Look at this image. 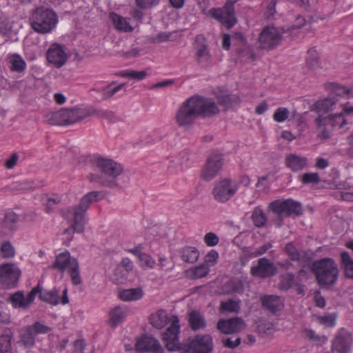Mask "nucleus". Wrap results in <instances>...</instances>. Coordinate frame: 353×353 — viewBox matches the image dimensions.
I'll list each match as a JSON object with an SVG mask.
<instances>
[{
	"mask_svg": "<svg viewBox=\"0 0 353 353\" xmlns=\"http://www.w3.org/2000/svg\"><path fill=\"white\" fill-rule=\"evenodd\" d=\"M103 199L100 191H92L87 193L80 200L78 205L67 207L61 210V215L65 219H70L72 215V229L78 233H82L85 229V212L90 205Z\"/></svg>",
	"mask_w": 353,
	"mask_h": 353,
	"instance_id": "f257e3e1",
	"label": "nucleus"
},
{
	"mask_svg": "<svg viewBox=\"0 0 353 353\" xmlns=\"http://www.w3.org/2000/svg\"><path fill=\"white\" fill-rule=\"evenodd\" d=\"M95 166L100 173L91 174V181L109 188L118 185L116 179L123 170L121 164L110 159L99 157L95 161Z\"/></svg>",
	"mask_w": 353,
	"mask_h": 353,
	"instance_id": "f03ea898",
	"label": "nucleus"
},
{
	"mask_svg": "<svg viewBox=\"0 0 353 353\" xmlns=\"http://www.w3.org/2000/svg\"><path fill=\"white\" fill-rule=\"evenodd\" d=\"M312 272L316 282L321 288H329L334 285L339 278V268L336 262L330 258H323L312 263Z\"/></svg>",
	"mask_w": 353,
	"mask_h": 353,
	"instance_id": "7ed1b4c3",
	"label": "nucleus"
},
{
	"mask_svg": "<svg viewBox=\"0 0 353 353\" xmlns=\"http://www.w3.org/2000/svg\"><path fill=\"white\" fill-rule=\"evenodd\" d=\"M90 116L86 108H62L54 112H50L45 117L50 125H67L80 122Z\"/></svg>",
	"mask_w": 353,
	"mask_h": 353,
	"instance_id": "20e7f679",
	"label": "nucleus"
},
{
	"mask_svg": "<svg viewBox=\"0 0 353 353\" xmlns=\"http://www.w3.org/2000/svg\"><path fill=\"white\" fill-rule=\"evenodd\" d=\"M58 23V16L51 9L39 8L32 14L30 19L32 29L39 34L51 32Z\"/></svg>",
	"mask_w": 353,
	"mask_h": 353,
	"instance_id": "39448f33",
	"label": "nucleus"
},
{
	"mask_svg": "<svg viewBox=\"0 0 353 353\" xmlns=\"http://www.w3.org/2000/svg\"><path fill=\"white\" fill-rule=\"evenodd\" d=\"M268 209L276 216L273 222L278 228L282 225L284 217L303 214L301 203L292 199L275 200L269 204Z\"/></svg>",
	"mask_w": 353,
	"mask_h": 353,
	"instance_id": "423d86ee",
	"label": "nucleus"
},
{
	"mask_svg": "<svg viewBox=\"0 0 353 353\" xmlns=\"http://www.w3.org/2000/svg\"><path fill=\"white\" fill-rule=\"evenodd\" d=\"M51 268L59 270L61 272L68 270L74 285H79L82 283L79 262L76 258L70 256L68 251L59 254Z\"/></svg>",
	"mask_w": 353,
	"mask_h": 353,
	"instance_id": "0eeeda50",
	"label": "nucleus"
},
{
	"mask_svg": "<svg viewBox=\"0 0 353 353\" xmlns=\"http://www.w3.org/2000/svg\"><path fill=\"white\" fill-rule=\"evenodd\" d=\"M213 340L210 334H198L183 342L180 347L181 353H212Z\"/></svg>",
	"mask_w": 353,
	"mask_h": 353,
	"instance_id": "6e6552de",
	"label": "nucleus"
},
{
	"mask_svg": "<svg viewBox=\"0 0 353 353\" xmlns=\"http://www.w3.org/2000/svg\"><path fill=\"white\" fill-rule=\"evenodd\" d=\"M236 1L228 0L222 8H213L208 11V15L216 19L228 29L232 28L237 19L234 11Z\"/></svg>",
	"mask_w": 353,
	"mask_h": 353,
	"instance_id": "1a4fd4ad",
	"label": "nucleus"
},
{
	"mask_svg": "<svg viewBox=\"0 0 353 353\" xmlns=\"http://www.w3.org/2000/svg\"><path fill=\"white\" fill-rule=\"evenodd\" d=\"M239 188L238 183L231 179H223L217 181L213 188L212 195L218 202L226 203L236 193Z\"/></svg>",
	"mask_w": 353,
	"mask_h": 353,
	"instance_id": "9d476101",
	"label": "nucleus"
},
{
	"mask_svg": "<svg viewBox=\"0 0 353 353\" xmlns=\"http://www.w3.org/2000/svg\"><path fill=\"white\" fill-rule=\"evenodd\" d=\"M190 97L181 104L176 111L175 115L176 123L183 130H190L198 117Z\"/></svg>",
	"mask_w": 353,
	"mask_h": 353,
	"instance_id": "9b49d317",
	"label": "nucleus"
},
{
	"mask_svg": "<svg viewBox=\"0 0 353 353\" xmlns=\"http://www.w3.org/2000/svg\"><path fill=\"white\" fill-rule=\"evenodd\" d=\"M223 165V155L219 152H212L208 157L205 164L201 169L200 177L205 181L212 180L221 171Z\"/></svg>",
	"mask_w": 353,
	"mask_h": 353,
	"instance_id": "f8f14e48",
	"label": "nucleus"
},
{
	"mask_svg": "<svg viewBox=\"0 0 353 353\" xmlns=\"http://www.w3.org/2000/svg\"><path fill=\"white\" fill-rule=\"evenodd\" d=\"M190 99L197 112L198 117L203 118L211 117L219 112V109L216 103L211 98H206L201 96H192Z\"/></svg>",
	"mask_w": 353,
	"mask_h": 353,
	"instance_id": "ddd939ff",
	"label": "nucleus"
},
{
	"mask_svg": "<svg viewBox=\"0 0 353 353\" xmlns=\"http://www.w3.org/2000/svg\"><path fill=\"white\" fill-rule=\"evenodd\" d=\"M21 275V271L15 263H8L0 265V280L8 288L16 287Z\"/></svg>",
	"mask_w": 353,
	"mask_h": 353,
	"instance_id": "4468645a",
	"label": "nucleus"
},
{
	"mask_svg": "<svg viewBox=\"0 0 353 353\" xmlns=\"http://www.w3.org/2000/svg\"><path fill=\"white\" fill-rule=\"evenodd\" d=\"M180 332V325L179 319L176 316H174V319L171 325L163 334L162 339L170 352L179 351L180 347L183 345L179 342V334Z\"/></svg>",
	"mask_w": 353,
	"mask_h": 353,
	"instance_id": "2eb2a0df",
	"label": "nucleus"
},
{
	"mask_svg": "<svg viewBox=\"0 0 353 353\" xmlns=\"http://www.w3.org/2000/svg\"><path fill=\"white\" fill-rule=\"evenodd\" d=\"M282 33L274 26H266L259 37V46L262 49L272 50L281 42Z\"/></svg>",
	"mask_w": 353,
	"mask_h": 353,
	"instance_id": "dca6fc26",
	"label": "nucleus"
},
{
	"mask_svg": "<svg viewBox=\"0 0 353 353\" xmlns=\"http://www.w3.org/2000/svg\"><path fill=\"white\" fill-rule=\"evenodd\" d=\"M276 272V267L266 258H261L258 260V264L252 266L250 273L254 276L259 278H268L274 276Z\"/></svg>",
	"mask_w": 353,
	"mask_h": 353,
	"instance_id": "f3484780",
	"label": "nucleus"
},
{
	"mask_svg": "<svg viewBox=\"0 0 353 353\" xmlns=\"http://www.w3.org/2000/svg\"><path fill=\"white\" fill-rule=\"evenodd\" d=\"M46 57L48 61L57 68L63 66L68 58L63 46L58 43H53L50 46L46 52Z\"/></svg>",
	"mask_w": 353,
	"mask_h": 353,
	"instance_id": "a211bd4d",
	"label": "nucleus"
},
{
	"mask_svg": "<svg viewBox=\"0 0 353 353\" xmlns=\"http://www.w3.org/2000/svg\"><path fill=\"white\" fill-rule=\"evenodd\" d=\"M352 341V336L349 332H340L332 343V353H349Z\"/></svg>",
	"mask_w": 353,
	"mask_h": 353,
	"instance_id": "6ab92c4d",
	"label": "nucleus"
},
{
	"mask_svg": "<svg viewBox=\"0 0 353 353\" xmlns=\"http://www.w3.org/2000/svg\"><path fill=\"white\" fill-rule=\"evenodd\" d=\"M217 329L226 334H233L240 332L244 327V321L241 318L236 317L229 319H220L217 323Z\"/></svg>",
	"mask_w": 353,
	"mask_h": 353,
	"instance_id": "aec40b11",
	"label": "nucleus"
},
{
	"mask_svg": "<svg viewBox=\"0 0 353 353\" xmlns=\"http://www.w3.org/2000/svg\"><path fill=\"white\" fill-rule=\"evenodd\" d=\"M136 349L139 352L157 353L163 352L162 347L155 338L144 335L136 343Z\"/></svg>",
	"mask_w": 353,
	"mask_h": 353,
	"instance_id": "412c9836",
	"label": "nucleus"
},
{
	"mask_svg": "<svg viewBox=\"0 0 353 353\" xmlns=\"http://www.w3.org/2000/svg\"><path fill=\"white\" fill-rule=\"evenodd\" d=\"M261 302L263 309L273 314L282 310L284 307L283 299L277 295H265L261 298Z\"/></svg>",
	"mask_w": 353,
	"mask_h": 353,
	"instance_id": "4be33fe9",
	"label": "nucleus"
},
{
	"mask_svg": "<svg viewBox=\"0 0 353 353\" xmlns=\"http://www.w3.org/2000/svg\"><path fill=\"white\" fill-rule=\"evenodd\" d=\"M307 161L306 157L296 154H289L285 158L286 167L294 172H299L306 168L308 164Z\"/></svg>",
	"mask_w": 353,
	"mask_h": 353,
	"instance_id": "5701e85b",
	"label": "nucleus"
},
{
	"mask_svg": "<svg viewBox=\"0 0 353 353\" xmlns=\"http://www.w3.org/2000/svg\"><path fill=\"white\" fill-rule=\"evenodd\" d=\"M36 336L29 325L24 326L19 330L17 343L26 349L32 348L35 344Z\"/></svg>",
	"mask_w": 353,
	"mask_h": 353,
	"instance_id": "b1692460",
	"label": "nucleus"
},
{
	"mask_svg": "<svg viewBox=\"0 0 353 353\" xmlns=\"http://www.w3.org/2000/svg\"><path fill=\"white\" fill-rule=\"evenodd\" d=\"M196 58L197 63L203 67H207L212 61V57L208 48V46L204 43L197 44L196 46Z\"/></svg>",
	"mask_w": 353,
	"mask_h": 353,
	"instance_id": "393cba45",
	"label": "nucleus"
},
{
	"mask_svg": "<svg viewBox=\"0 0 353 353\" xmlns=\"http://www.w3.org/2000/svg\"><path fill=\"white\" fill-rule=\"evenodd\" d=\"M188 322L191 329L194 331L203 330L207 325L203 315L196 310H192L189 313Z\"/></svg>",
	"mask_w": 353,
	"mask_h": 353,
	"instance_id": "a878e982",
	"label": "nucleus"
},
{
	"mask_svg": "<svg viewBox=\"0 0 353 353\" xmlns=\"http://www.w3.org/2000/svg\"><path fill=\"white\" fill-rule=\"evenodd\" d=\"M110 19L117 30L125 32H129L133 30V28L125 18L114 12H111L110 14Z\"/></svg>",
	"mask_w": 353,
	"mask_h": 353,
	"instance_id": "bb28decb",
	"label": "nucleus"
},
{
	"mask_svg": "<svg viewBox=\"0 0 353 353\" xmlns=\"http://www.w3.org/2000/svg\"><path fill=\"white\" fill-rule=\"evenodd\" d=\"M40 299L50 305H57L60 302L59 290L57 288L44 290L40 292Z\"/></svg>",
	"mask_w": 353,
	"mask_h": 353,
	"instance_id": "cd10ccee",
	"label": "nucleus"
},
{
	"mask_svg": "<svg viewBox=\"0 0 353 353\" xmlns=\"http://www.w3.org/2000/svg\"><path fill=\"white\" fill-rule=\"evenodd\" d=\"M143 292L141 288H130L121 290L119 297L123 301H132L142 298Z\"/></svg>",
	"mask_w": 353,
	"mask_h": 353,
	"instance_id": "c85d7f7f",
	"label": "nucleus"
},
{
	"mask_svg": "<svg viewBox=\"0 0 353 353\" xmlns=\"http://www.w3.org/2000/svg\"><path fill=\"white\" fill-rule=\"evenodd\" d=\"M305 63L307 68L312 70L321 68L319 53L314 48H311L307 50Z\"/></svg>",
	"mask_w": 353,
	"mask_h": 353,
	"instance_id": "c756f323",
	"label": "nucleus"
},
{
	"mask_svg": "<svg viewBox=\"0 0 353 353\" xmlns=\"http://www.w3.org/2000/svg\"><path fill=\"white\" fill-rule=\"evenodd\" d=\"M19 220V216L15 212L9 211L6 212L1 222L8 232L12 234L17 229Z\"/></svg>",
	"mask_w": 353,
	"mask_h": 353,
	"instance_id": "7c9ffc66",
	"label": "nucleus"
},
{
	"mask_svg": "<svg viewBox=\"0 0 353 353\" xmlns=\"http://www.w3.org/2000/svg\"><path fill=\"white\" fill-rule=\"evenodd\" d=\"M168 320V314L164 310H159L156 314H151L149 318L152 325L157 329H161L165 327Z\"/></svg>",
	"mask_w": 353,
	"mask_h": 353,
	"instance_id": "2f4dec72",
	"label": "nucleus"
},
{
	"mask_svg": "<svg viewBox=\"0 0 353 353\" xmlns=\"http://www.w3.org/2000/svg\"><path fill=\"white\" fill-rule=\"evenodd\" d=\"M252 220L254 225L256 228H263L265 226L268 221V217L261 207L257 206L253 209Z\"/></svg>",
	"mask_w": 353,
	"mask_h": 353,
	"instance_id": "473e14b6",
	"label": "nucleus"
},
{
	"mask_svg": "<svg viewBox=\"0 0 353 353\" xmlns=\"http://www.w3.org/2000/svg\"><path fill=\"white\" fill-rule=\"evenodd\" d=\"M126 314V310L120 306L115 307L110 312V324L112 327L117 326L123 321Z\"/></svg>",
	"mask_w": 353,
	"mask_h": 353,
	"instance_id": "72a5a7b5",
	"label": "nucleus"
},
{
	"mask_svg": "<svg viewBox=\"0 0 353 353\" xmlns=\"http://www.w3.org/2000/svg\"><path fill=\"white\" fill-rule=\"evenodd\" d=\"M181 256L184 262L193 263L196 262L199 256L198 250L194 247L187 246L183 248L181 252Z\"/></svg>",
	"mask_w": 353,
	"mask_h": 353,
	"instance_id": "f704fd0d",
	"label": "nucleus"
},
{
	"mask_svg": "<svg viewBox=\"0 0 353 353\" xmlns=\"http://www.w3.org/2000/svg\"><path fill=\"white\" fill-rule=\"evenodd\" d=\"M12 334L10 330H6L0 336V352L12 353Z\"/></svg>",
	"mask_w": 353,
	"mask_h": 353,
	"instance_id": "c9c22d12",
	"label": "nucleus"
},
{
	"mask_svg": "<svg viewBox=\"0 0 353 353\" xmlns=\"http://www.w3.org/2000/svg\"><path fill=\"white\" fill-rule=\"evenodd\" d=\"M341 268L344 270L346 277L353 279V260L347 252L341 254Z\"/></svg>",
	"mask_w": 353,
	"mask_h": 353,
	"instance_id": "e433bc0d",
	"label": "nucleus"
},
{
	"mask_svg": "<svg viewBox=\"0 0 353 353\" xmlns=\"http://www.w3.org/2000/svg\"><path fill=\"white\" fill-rule=\"evenodd\" d=\"M12 305L14 308H22L23 310L28 309V304L26 303V296L21 291L12 294L9 299Z\"/></svg>",
	"mask_w": 353,
	"mask_h": 353,
	"instance_id": "4c0bfd02",
	"label": "nucleus"
},
{
	"mask_svg": "<svg viewBox=\"0 0 353 353\" xmlns=\"http://www.w3.org/2000/svg\"><path fill=\"white\" fill-rule=\"evenodd\" d=\"M87 110L90 113V116L96 115L99 118L107 119L112 123H115L119 121L118 117L112 111L94 109H87Z\"/></svg>",
	"mask_w": 353,
	"mask_h": 353,
	"instance_id": "58836bf2",
	"label": "nucleus"
},
{
	"mask_svg": "<svg viewBox=\"0 0 353 353\" xmlns=\"http://www.w3.org/2000/svg\"><path fill=\"white\" fill-rule=\"evenodd\" d=\"M338 99L336 97H329L318 101L316 104V109L319 112H328L334 109V106L336 105Z\"/></svg>",
	"mask_w": 353,
	"mask_h": 353,
	"instance_id": "ea45409f",
	"label": "nucleus"
},
{
	"mask_svg": "<svg viewBox=\"0 0 353 353\" xmlns=\"http://www.w3.org/2000/svg\"><path fill=\"white\" fill-rule=\"evenodd\" d=\"M303 336L310 341L314 342L316 344L321 345L325 343L327 338L324 335H318L315 332L310 329H304L302 331Z\"/></svg>",
	"mask_w": 353,
	"mask_h": 353,
	"instance_id": "a19ab883",
	"label": "nucleus"
},
{
	"mask_svg": "<svg viewBox=\"0 0 353 353\" xmlns=\"http://www.w3.org/2000/svg\"><path fill=\"white\" fill-rule=\"evenodd\" d=\"M10 62L11 63L10 69L12 71L21 72L26 68V61L19 54H13L10 58Z\"/></svg>",
	"mask_w": 353,
	"mask_h": 353,
	"instance_id": "79ce46f5",
	"label": "nucleus"
},
{
	"mask_svg": "<svg viewBox=\"0 0 353 353\" xmlns=\"http://www.w3.org/2000/svg\"><path fill=\"white\" fill-rule=\"evenodd\" d=\"M240 101V98L236 95L223 94L218 97L219 103L227 108L239 103Z\"/></svg>",
	"mask_w": 353,
	"mask_h": 353,
	"instance_id": "37998d69",
	"label": "nucleus"
},
{
	"mask_svg": "<svg viewBox=\"0 0 353 353\" xmlns=\"http://www.w3.org/2000/svg\"><path fill=\"white\" fill-rule=\"evenodd\" d=\"M0 255L3 259H12L15 255V249L10 241H4L0 246Z\"/></svg>",
	"mask_w": 353,
	"mask_h": 353,
	"instance_id": "c03bdc74",
	"label": "nucleus"
},
{
	"mask_svg": "<svg viewBox=\"0 0 353 353\" xmlns=\"http://www.w3.org/2000/svg\"><path fill=\"white\" fill-rule=\"evenodd\" d=\"M299 180L303 184H317L320 181V177L317 172H306L299 176Z\"/></svg>",
	"mask_w": 353,
	"mask_h": 353,
	"instance_id": "a18cd8bd",
	"label": "nucleus"
},
{
	"mask_svg": "<svg viewBox=\"0 0 353 353\" xmlns=\"http://www.w3.org/2000/svg\"><path fill=\"white\" fill-rule=\"evenodd\" d=\"M331 117V128L339 127V128H343L347 123V119H345L343 112L339 114H330Z\"/></svg>",
	"mask_w": 353,
	"mask_h": 353,
	"instance_id": "49530a36",
	"label": "nucleus"
},
{
	"mask_svg": "<svg viewBox=\"0 0 353 353\" xmlns=\"http://www.w3.org/2000/svg\"><path fill=\"white\" fill-rule=\"evenodd\" d=\"M294 283V275L292 273L288 272L281 277L280 286L282 290H288Z\"/></svg>",
	"mask_w": 353,
	"mask_h": 353,
	"instance_id": "de8ad7c7",
	"label": "nucleus"
},
{
	"mask_svg": "<svg viewBox=\"0 0 353 353\" xmlns=\"http://www.w3.org/2000/svg\"><path fill=\"white\" fill-rule=\"evenodd\" d=\"M8 188L12 192H17L30 190H32L34 187L30 184L29 181H23L14 182L10 186H8Z\"/></svg>",
	"mask_w": 353,
	"mask_h": 353,
	"instance_id": "09e8293b",
	"label": "nucleus"
},
{
	"mask_svg": "<svg viewBox=\"0 0 353 353\" xmlns=\"http://www.w3.org/2000/svg\"><path fill=\"white\" fill-rule=\"evenodd\" d=\"M125 84L121 83L115 87H112V85H109L108 86L103 88L101 90V93L103 95V99H108L114 95L117 92L121 90Z\"/></svg>",
	"mask_w": 353,
	"mask_h": 353,
	"instance_id": "8fccbe9b",
	"label": "nucleus"
},
{
	"mask_svg": "<svg viewBox=\"0 0 353 353\" xmlns=\"http://www.w3.org/2000/svg\"><path fill=\"white\" fill-rule=\"evenodd\" d=\"M31 330H32L33 333L34 334L35 336L37 334H47L49 332L51 331V327L41 323V322L36 321L32 325H29Z\"/></svg>",
	"mask_w": 353,
	"mask_h": 353,
	"instance_id": "3c124183",
	"label": "nucleus"
},
{
	"mask_svg": "<svg viewBox=\"0 0 353 353\" xmlns=\"http://www.w3.org/2000/svg\"><path fill=\"white\" fill-rule=\"evenodd\" d=\"M220 309L223 312H236L239 310V305L236 301L230 299L221 302Z\"/></svg>",
	"mask_w": 353,
	"mask_h": 353,
	"instance_id": "603ef678",
	"label": "nucleus"
},
{
	"mask_svg": "<svg viewBox=\"0 0 353 353\" xmlns=\"http://www.w3.org/2000/svg\"><path fill=\"white\" fill-rule=\"evenodd\" d=\"M289 114L290 112L286 108L280 107L274 112L273 118L275 121L281 123L288 118Z\"/></svg>",
	"mask_w": 353,
	"mask_h": 353,
	"instance_id": "864d4df0",
	"label": "nucleus"
},
{
	"mask_svg": "<svg viewBox=\"0 0 353 353\" xmlns=\"http://www.w3.org/2000/svg\"><path fill=\"white\" fill-rule=\"evenodd\" d=\"M210 268L208 265L203 263L193 268L192 273L194 279H199L208 274Z\"/></svg>",
	"mask_w": 353,
	"mask_h": 353,
	"instance_id": "5fc2aeb1",
	"label": "nucleus"
},
{
	"mask_svg": "<svg viewBox=\"0 0 353 353\" xmlns=\"http://www.w3.org/2000/svg\"><path fill=\"white\" fill-rule=\"evenodd\" d=\"M121 76L123 77H130L134 79L142 80L147 76L145 71L125 70L122 72Z\"/></svg>",
	"mask_w": 353,
	"mask_h": 353,
	"instance_id": "6e6d98bb",
	"label": "nucleus"
},
{
	"mask_svg": "<svg viewBox=\"0 0 353 353\" xmlns=\"http://www.w3.org/2000/svg\"><path fill=\"white\" fill-rule=\"evenodd\" d=\"M285 250L292 261H299L301 254L292 243H288L285 245Z\"/></svg>",
	"mask_w": 353,
	"mask_h": 353,
	"instance_id": "4d7b16f0",
	"label": "nucleus"
},
{
	"mask_svg": "<svg viewBox=\"0 0 353 353\" xmlns=\"http://www.w3.org/2000/svg\"><path fill=\"white\" fill-rule=\"evenodd\" d=\"M221 341L225 347L230 349L236 348L241 344V342L240 337H235L234 339H233V337H224Z\"/></svg>",
	"mask_w": 353,
	"mask_h": 353,
	"instance_id": "13d9d810",
	"label": "nucleus"
},
{
	"mask_svg": "<svg viewBox=\"0 0 353 353\" xmlns=\"http://www.w3.org/2000/svg\"><path fill=\"white\" fill-rule=\"evenodd\" d=\"M138 257L142 266L152 268L155 264L154 260L148 254L143 252H139Z\"/></svg>",
	"mask_w": 353,
	"mask_h": 353,
	"instance_id": "bf43d9fd",
	"label": "nucleus"
},
{
	"mask_svg": "<svg viewBox=\"0 0 353 353\" xmlns=\"http://www.w3.org/2000/svg\"><path fill=\"white\" fill-rule=\"evenodd\" d=\"M136 6L140 9H148L157 6L160 0H134Z\"/></svg>",
	"mask_w": 353,
	"mask_h": 353,
	"instance_id": "052dcab7",
	"label": "nucleus"
},
{
	"mask_svg": "<svg viewBox=\"0 0 353 353\" xmlns=\"http://www.w3.org/2000/svg\"><path fill=\"white\" fill-rule=\"evenodd\" d=\"M316 125L318 128H331V117L330 114L327 117L319 116L315 119Z\"/></svg>",
	"mask_w": 353,
	"mask_h": 353,
	"instance_id": "680f3d73",
	"label": "nucleus"
},
{
	"mask_svg": "<svg viewBox=\"0 0 353 353\" xmlns=\"http://www.w3.org/2000/svg\"><path fill=\"white\" fill-rule=\"evenodd\" d=\"M276 3L277 0H270L267 6L266 10L264 12V16L266 19H271L274 18V16L276 14Z\"/></svg>",
	"mask_w": 353,
	"mask_h": 353,
	"instance_id": "e2e57ef3",
	"label": "nucleus"
},
{
	"mask_svg": "<svg viewBox=\"0 0 353 353\" xmlns=\"http://www.w3.org/2000/svg\"><path fill=\"white\" fill-rule=\"evenodd\" d=\"M205 243L210 247L215 246L219 243V237L214 232L207 233L203 238Z\"/></svg>",
	"mask_w": 353,
	"mask_h": 353,
	"instance_id": "0e129e2a",
	"label": "nucleus"
},
{
	"mask_svg": "<svg viewBox=\"0 0 353 353\" xmlns=\"http://www.w3.org/2000/svg\"><path fill=\"white\" fill-rule=\"evenodd\" d=\"M218 258V252L214 250H212L205 255V263L207 265H214L216 263Z\"/></svg>",
	"mask_w": 353,
	"mask_h": 353,
	"instance_id": "69168bd1",
	"label": "nucleus"
},
{
	"mask_svg": "<svg viewBox=\"0 0 353 353\" xmlns=\"http://www.w3.org/2000/svg\"><path fill=\"white\" fill-rule=\"evenodd\" d=\"M319 321L327 327H333L335 325L336 316L332 314L323 316L319 318Z\"/></svg>",
	"mask_w": 353,
	"mask_h": 353,
	"instance_id": "338daca9",
	"label": "nucleus"
},
{
	"mask_svg": "<svg viewBox=\"0 0 353 353\" xmlns=\"http://www.w3.org/2000/svg\"><path fill=\"white\" fill-rule=\"evenodd\" d=\"M40 292L41 289L39 288V285H37V287L33 288L32 290L26 296V303L28 304V308L30 307L31 303L34 301L37 294L38 293L40 294Z\"/></svg>",
	"mask_w": 353,
	"mask_h": 353,
	"instance_id": "774afa93",
	"label": "nucleus"
}]
</instances>
